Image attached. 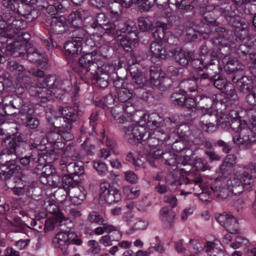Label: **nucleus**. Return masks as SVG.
I'll use <instances>...</instances> for the list:
<instances>
[{
	"mask_svg": "<svg viewBox=\"0 0 256 256\" xmlns=\"http://www.w3.org/2000/svg\"><path fill=\"white\" fill-rule=\"evenodd\" d=\"M228 114L233 118H237L241 120L242 118H243L244 124L249 128L242 130L240 135L242 137L234 136L233 137L234 144L237 145H248L256 142V110L254 108L241 109L238 111L229 110Z\"/></svg>",
	"mask_w": 256,
	"mask_h": 256,
	"instance_id": "1",
	"label": "nucleus"
},
{
	"mask_svg": "<svg viewBox=\"0 0 256 256\" xmlns=\"http://www.w3.org/2000/svg\"><path fill=\"white\" fill-rule=\"evenodd\" d=\"M120 131L124 140L130 144L140 143L150 136V133L142 126L136 125L126 118L118 117L117 119Z\"/></svg>",
	"mask_w": 256,
	"mask_h": 256,
	"instance_id": "2",
	"label": "nucleus"
},
{
	"mask_svg": "<svg viewBox=\"0 0 256 256\" xmlns=\"http://www.w3.org/2000/svg\"><path fill=\"white\" fill-rule=\"evenodd\" d=\"M54 78V76H48L43 79V83L40 84V86L32 83L28 84L26 86L32 96L38 98L42 102H46L55 94L56 92L52 90Z\"/></svg>",
	"mask_w": 256,
	"mask_h": 256,
	"instance_id": "3",
	"label": "nucleus"
},
{
	"mask_svg": "<svg viewBox=\"0 0 256 256\" xmlns=\"http://www.w3.org/2000/svg\"><path fill=\"white\" fill-rule=\"evenodd\" d=\"M224 109L226 110V108ZM225 112L226 114H223L220 120L218 119L216 114H208L202 115L199 122L200 128L208 133H212L216 131L218 126L222 128H228L230 122V115L228 114V116L226 110Z\"/></svg>",
	"mask_w": 256,
	"mask_h": 256,
	"instance_id": "4",
	"label": "nucleus"
},
{
	"mask_svg": "<svg viewBox=\"0 0 256 256\" xmlns=\"http://www.w3.org/2000/svg\"><path fill=\"white\" fill-rule=\"evenodd\" d=\"M26 144V140L20 134H16L10 139L8 138V136H0V145L6 146V148L0 152V162H2L1 160L2 156L5 154H14L17 157H20L22 153V149Z\"/></svg>",
	"mask_w": 256,
	"mask_h": 256,
	"instance_id": "5",
	"label": "nucleus"
},
{
	"mask_svg": "<svg viewBox=\"0 0 256 256\" xmlns=\"http://www.w3.org/2000/svg\"><path fill=\"white\" fill-rule=\"evenodd\" d=\"M253 182L251 175L248 172L243 170L228 181V188L234 195L239 196L244 190L248 191L252 190Z\"/></svg>",
	"mask_w": 256,
	"mask_h": 256,
	"instance_id": "6",
	"label": "nucleus"
},
{
	"mask_svg": "<svg viewBox=\"0 0 256 256\" xmlns=\"http://www.w3.org/2000/svg\"><path fill=\"white\" fill-rule=\"evenodd\" d=\"M28 40L29 35L22 32L14 41L7 43L5 47L2 48V52L14 57H24L26 54Z\"/></svg>",
	"mask_w": 256,
	"mask_h": 256,
	"instance_id": "7",
	"label": "nucleus"
},
{
	"mask_svg": "<svg viewBox=\"0 0 256 256\" xmlns=\"http://www.w3.org/2000/svg\"><path fill=\"white\" fill-rule=\"evenodd\" d=\"M96 58L92 52H88L82 56L78 61V66L74 67V70L78 73L82 78H88V72L93 74L98 68Z\"/></svg>",
	"mask_w": 256,
	"mask_h": 256,
	"instance_id": "8",
	"label": "nucleus"
},
{
	"mask_svg": "<svg viewBox=\"0 0 256 256\" xmlns=\"http://www.w3.org/2000/svg\"><path fill=\"white\" fill-rule=\"evenodd\" d=\"M119 186L116 184H110L103 182L100 184V198L109 204L117 202L121 200Z\"/></svg>",
	"mask_w": 256,
	"mask_h": 256,
	"instance_id": "9",
	"label": "nucleus"
},
{
	"mask_svg": "<svg viewBox=\"0 0 256 256\" xmlns=\"http://www.w3.org/2000/svg\"><path fill=\"white\" fill-rule=\"evenodd\" d=\"M160 72L158 67L152 66L150 67V80L154 86L162 90L168 89L170 86V80L168 78L160 76Z\"/></svg>",
	"mask_w": 256,
	"mask_h": 256,
	"instance_id": "10",
	"label": "nucleus"
},
{
	"mask_svg": "<svg viewBox=\"0 0 256 256\" xmlns=\"http://www.w3.org/2000/svg\"><path fill=\"white\" fill-rule=\"evenodd\" d=\"M58 111L72 124L79 120L84 113L76 104H74L72 107H60Z\"/></svg>",
	"mask_w": 256,
	"mask_h": 256,
	"instance_id": "11",
	"label": "nucleus"
},
{
	"mask_svg": "<svg viewBox=\"0 0 256 256\" xmlns=\"http://www.w3.org/2000/svg\"><path fill=\"white\" fill-rule=\"evenodd\" d=\"M48 120L50 126L60 132H68L72 128V124L68 122L64 116L54 115L50 117L48 116Z\"/></svg>",
	"mask_w": 256,
	"mask_h": 256,
	"instance_id": "12",
	"label": "nucleus"
},
{
	"mask_svg": "<svg viewBox=\"0 0 256 256\" xmlns=\"http://www.w3.org/2000/svg\"><path fill=\"white\" fill-rule=\"evenodd\" d=\"M218 223L230 233H236L238 228L236 219L226 213H223L216 218Z\"/></svg>",
	"mask_w": 256,
	"mask_h": 256,
	"instance_id": "13",
	"label": "nucleus"
},
{
	"mask_svg": "<svg viewBox=\"0 0 256 256\" xmlns=\"http://www.w3.org/2000/svg\"><path fill=\"white\" fill-rule=\"evenodd\" d=\"M174 58L176 62L182 66H186L188 64V60L192 62H194L196 64L197 62L203 64L202 60L196 58L193 52H186L181 50H176L174 52Z\"/></svg>",
	"mask_w": 256,
	"mask_h": 256,
	"instance_id": "14",
	"label": "nucleus"
},
{
	"mask_svg": "<svg viewBox=\"0 0 256 256\" xmlns=\"http://www.w3.org/2000/svg\"><path fill=\"white\" fill-rule=\"evenodd\" d=\"M9 2L12 3L13 4L12 8L18 10L25 6L26 8L27 9L26 11L22 12L20 10V14L26 18L32 20L34 18V16L30 17L32 12H36L35 10H32V7L28 5V4L31 2V0H3V5L4 6H8Z\"/></svg>",
	"mask_w": 256,
	"mask_h": 256,
	"instance_id": "15",
	"label": "nucleus"
},
{
	"mask_svg": "<svg viewBox=\"0 0 256 256\" xmlns=\"http://www.w3.org/2000/svg\"><path fill=\"white\" fill-rule=\"evenodd\" d=\"M68 22L63 16L52 17L50 22V31L56 34H60L69 30Z\"/></svg>",
	"mask_w": 256,
	"mask_h": 256,
	"instance_id": "16",
	"label": "nucleus"
},
{
	"mask_svg": "<svg viewBox=\"0 0 256 256\" xmlns=\"http://www.w3.org/2000/svg\"><path fill=\"white\" fill-rule=\"evenodd\" d=\"M19 170L20 166L14 160H7L0 166V177L4 180H8Z\"/></svg>",
	"mask_w": 256,
	"mask_h": 256,
	"instance_id": "17",
	"label": "nucleus"
},
{
	"mask_svg": "<svg viewBox=\"0 0 256 256\" xmlns=\"http://www.w3.org/2000/svg\"><path fill=\"white\" fill-rule=\"evenodd\" d=\"M82 42L74 40L67 41L64 46L65 55L67 58L74 59L77 57L82 50Z\"/></svg>",
	"mask_w": 256,
	"mask_h": 256,
	"instance_id": "18",
	"label": "nucleus"
},
{
	"mask_svg": "<svg viewBox=\"0 0 256 256\" xmlns=\"http://www.w3.org/2000/svg\"><path fill=\"white\" fill-rule=\"evenodd\" d=\"M93 78L96 80V86L100 88H105L109 84V74L108 72L104 68L98 67L96 70L94 72Z\"/></svg>",
	"mask_w": 256,
	"mask_h": 256,
	"instance_id": "19",
	"label": "nucleus"
},
{
	"mask_svg": "<svg viewBox=\"0 0 256 256\" xmlns=\"http://www.w3.org/2000/svg\"><path fill=\"white\" fill-rule=\"evenodd\" d=\"M150 50L152 54L151 60L154 62H157L156 59L165 60L167 58L168 54L165 48L158 42H152Z\"/></svg>",
	"mask_w": 256,
	"mask_h": 256,
	"instance_id": "20",
	"label": "nucleus"
},
{
	"mask_svg": "<svg viewBox=\"0 0 256 256\" xmlns=\"http://www.w3.org/2000/svg\"><path fill=\"white\" fill-rule=\"evenodd\" d=\"M69 232H58L53 238L52 242L56 247L58 248L65 254L68 253L69 247Z\"/></svg>",
	"mask_w": 256,
	"mask_h": 256,
	"instance_id": "21",
	"label": "nucleus"
},
{
	"mask_svg": "<svg viewBox=\"0 0 256 256\" xmlns=\"http://www.w3.org/2000/svg\"><path fill=\"white\" fill-rule=\"evenodd\" d=\"M216 38L214 42L221 46H225L230 40V36L232 34V30H226L222 27H218L215 29Z\"/></svg>",
	"mask_w": 256,
	"mask_h": 256,
	"instance_id": "22",
	"label": "nucleus"
},
{
	"mask_svg": "<svg viewBox=\"0 0 256 256\" xmlns=\"http://www.w3.org/2000/svg\"><path fill=\"white\" fill-rule=\"evenodd\" d=\"M96 22L99 26L106 30H109L110 32L114 30H118L117 28V22H110L108 17L104 13L98 14L96 16Z\"/></svg>",
	"mask_w": 256,
	"mask_h": 256,
	"instance_id": "23",
	"label": "nucleus"
},
{
	"mask_svg": "<svg viewBox=\"0 0 256 256\" xmlns=\"http://www.w3.org/2000/svg\"><path fill=\"white\" fill-rule=\"evenodd\" d=\"M168 24L163 22H158L154 32H152L154 38L158 40L166 42L168 39V34L166 32Z\"/></svg>",
	"mask_w": 256,
	"mask_h": 256,
	"instance_id": "24",
	"label": "nucleus"
},
{
	"mask_svg": "<svg viewBox=\"0 0 256 256\" xmlns=\"http://www.w3.org/2000/svg\"><path fill=\"white\" fill-rule=\"evenodd\" d=\"M12 104L14 108L18 110L20 114L26 115V116H31L34 112L32 106L30 104H24L22 100L20 98H16Z\"/></svg>",
	"mask_w": 256,
	"mask_h": 256,
	"instance_id": "25",
	"label": "nucleus"
},
{
	"mask_svg": "<svg viewBox=\"0 0 256 256\" xmlns=\"http://www.w3.org/2000/svg\"><path fill=\"white\" fill-rule=\"evenodd\" d=\"M6 68L8 70L17 76L18 79H22L26 75L24 66L18 62L10 59L8 60Z\"/></svg>",
	"mask_w": 256,
	"mask_h": 256,
	"instance_id": "26",
	"label": "nucleus"
},
{
	"mask_svg": "<svg viewBox=\"0 0 256 256\" xmlns=\"http://www.w3.org/2000/svg\"><path fill=\"white\" fill-rule=\"evenodd\" d=\"M26 54L28 60L32 62H37L38 65H41L42 62H46V58H44L42 54L38 52L34 48L30 46H28Z\"/></svg>",
	"mask_w": 256,
	"mask_h": 256,
	"instance_id": "27",
	"label": "nucleus"
},
{
	"mask_svg": "<svg viewBox=\"0 0 256 256\" xmlns=\"http://www.w3.org/2000/svg\"><path fill=\"white\" fill-rule=\"evenodd\" d=\"M130 72L132 80L137 86V88H142L146 83L148 78L145 74L140 72L135 67L130 68Z\"/></svg>",
	"mask_w": 256,
	"mask_h": 256,
	"instance_id": "28",
	"label": "nucleus"
},
{
	"mask_svg": "<svg viewBox=\"0 0 256 256\" xmlns=\"http://www.w3.org/2000/svg\"><path fill=\"white\" fill-rule=\"evenodd\" d=\"M160 215L164 224L166 228H172L174 224V212L168 207H164L160 210Z\"/></svg>",
	"mask_w": 256,
	"mask_h": 256,
	"instance_id": "29",
	"label": "nucleus"
},
{
	"mask_svg": "<svg viewBox=\"0 0 256 256\" xmlns=\"http://www.w3.org/2000/svg\"><path fill=\"white\" fill-rule=\"evenodd\" d=\"M48 160V155L44 154V152L40 153L36 151V154L34 162V164L32 166V168H34V172L38 174L40 170L42 171Z\"/></svg>",
	"mask_w": 256,
	"mask_h": 256,
	"instance_id": "30",
	"label": "nucleus"
},
{
	"mask_svg": "<svg viewBox=\"0 0 256 256\" xmlns=\"http://www.w3.org/2000/svg\"><path fill=\"white\" fill-rule=\"evenodd\" d=\"M236 87L240 92L246 94L255 86L252 82L246 76H242L239 80H236Z\"/></svg>",
	"mask_w": 256,
	"mask_h": 256,
	"instance_id": "31",
	"label": "nucleus"
},
{
	"mask_svg": "<svg viewBox=\"0 0 256 256\" xmlns=\"http://www.w3.org/2000/svg\"><path fill=\"white\" fill-rule=\"evenodd\" d=\"M72 194V202L76 205H78L86 198V192L82 186H78L74 190Z\"/></svg>",
	"mask_w": 256,
	"mask_h": 256,
	"instance_id": "32",
	"label": "nucleus"
},
{
	"mask_svg": "<svg viewBox=\"0 0 256 256\" xmlns=\"http://www.w3.org/2000/svg\"><path fill=\"white\" fill-rule=\"evenodd\" d=\"M147 124L152 129L162 127L164 121L162 117L156 113H152L148 116Z\"/></svg>",
	"mask_w": 256,
	"mask_h": 256,
	"instance_id": "33",
	"label": "nucleus"
},
{
	"mask_svg": "<svg viewBox=\"0 0 256 256\" xmlns=\"http://www.w3.org/2000/svg\"><path fill=\"white\" fill-rule=\"evenodd\" d=\"M170 4L175 5L176 10L182 14H184L192 10L190 6V0H168Z\"/></svg>",
	"mask_w": 256,
	"mask_h": 256,
	"instance_id": "34",
	"label": "nucleus"
},
{
	"mask_svg": "<svg viewBox=\"0 0 256 256\" xmlns=\"http://www.w3.org/2000/svg\"><path fill=\"white\" fill-rule=\"evenodd\" d=\"M244 66L236 58H230L224 66V70L229 73H233L242 70L244 69Z\"/></svg>",
	"mask_w": 256,
	"mask_h": 256,
	"instance_id": "35",
	"label": "nucleus"
},
{
	"mask_svg": "<svg viewBox=\"0 0 256 256\" xmlns=\"http://www.w3.org/2000/svg\"><path fill=\"white\" fill-rule=\"evenodd\" d=\"M106 232L112 242H118L122 237V233L116 227L112 224L106 226Z\"/></svg>",
	"mask_w": 256,
	"mask_h": 256,
	"instance_id": "36",
	"label": "nucleus"
},
{
	"mask_svg": "<svg viewBox=\"0 0 256 256\" xmlns=\"http://www.w3.org/2000/svg\"><path fill=\"white\" fill-rule=\"evenodd\" d=\"M66 170L68 172V174L70 176H80L84 172V167L82 165H79L76 162L68 163L66 166Z\"/></svg>",
	"mask_w": 256,
	"mask_h": 256,
	"instance_id": "37",
	"label": "nucleus"
},
{
	"mask_svg": "<svg viewBox=\"0 0 256 256\" xmlns=\"http://www.w3.org/2000/svg\"><path fill=\"white\" fill-rule=\"evenodd\" d=\"M216 96L212 94L211 96H206V94L198 95L196 96V100H198V103L202 105V107L206 106V108L210 106L213 102L217 100Z\"/></svg>",
	"mask_w": 256,
	"mask_h": 256,
	"instance_id": "38",
	"label": "nucleus"
},
{
	"mask_svg": "<svg viewBox=\"0 0 256 256\" xmlns=\"http://www.w3.org/2000/svg\"><path fill=\"white\" fill-rule=\"evenodd\" d=\"M200 60L203 61V64L201 63L200 64H204V60H202V58H201ZM204 64H206V66H204L205 71L207 74H208V76L212 80L218 74V70H219L218 66L214 64L213 60H211L209 64H208L206 62H205Z\"/></svg>",
	"mask_w": 256,
	"mask_h": 256,
	"instance_id": "39",
	"label": "nucleus"
},
{
	"mask_svg": "<svg viewBox=\"0 0 256 256\" xmlns=\"http://www.w3.org/2000/svg\"><path fill=\"white\" fill-rule=\"evenodd\" d=\"M87 221L90 224H96L98 225H104V222H106L103 216L96 211L90 212L87 217Z\"/></svg>",
	"mask_w": 256,
	"mask_h": 256,
	"instance_id": "40",
	"label": "nucleus"
},
{
	"mask_svg": "<svg viewBox=\"0 0 256 256\" xmlns=\"http://www.w3.org/2000/svg\"><path fill=\"white\" fill-rule=\"evenodd\" d=\"M26 27L27 23L26 21L22 18H15L12 19V20L8 26V29L13 30L14 32H16L15 30H24Z\"/></svg>",
	"mask_w": 256,
	"mask_h": 256,
	"instance_id": "41",
	"label": "nucleus"
},
{
	"mask_svg": "<svg viewBox=\"0 0 256 256\" xmlns=\"http://www.w3.org/2000/svg\"><path fill=\"white\" fill-rule=\"evenodd\" d=\"M78 185V182L76 180H74L72 176L68 174L65 175L62 178L61 186H62L64 189L68 191L70 188H74Z\"/></svg>",
	"mask_w": 256,
	"mask_h": 256,
	"instance_id": "42",
	"label": "nucleus"
},
{
	"mask_svg": "<svg viewBox=\"0 0 256 256\" xmlns=\"http://www.w3.org/2000/svg\"><path fill=\"white\" fill-rule=\"evenodd\" d=\"M230 22L236 32L244 31L247 28L245 22L238 16H230Z\"/></svg>",
	"mask_w": 256,
	"mask_h": 256,
	"instance_id": "43",
	"label": "nucleus"
},
{
	"mask_svg": "<svg viewBox=\"0 0 256 256\" xmlns=\"http://www.w3.org/2000/svg\"><path fill=\"white\" fill-rule=\"evenodd\" d=\"M24 124L26 127L30 129H36L40 125V120L32 114L31 116H26Z\"/></svg>",
	"mask_w": 256,
	"mask_h": 256,
	"instance_id": "44",
	"label": "nucleus"
},
{
	"mask_svg": "<svg viewBox=\"0 0 256 256\" xmlns=\"http://www.w3.org/2000/svg\"><path fill=\"white\" fill-rule=\"evenodd\" d=\"M230 127L234 130L236 132L240 131V136H238L242 137L240 135L242 130L244 129H249L248 128H244L242 127V124L241 122V120L238 118H233L230 116ZM238 136V135L237 136Z\"/></svg>",
	"mask_w": 256,
	"mask_h": 256,
	"instance_id": "45",
	"label": "nucleus"
},
{
	"mask_svg": "<svg viewBox=\"0 0 256 256\" xmlns=\"http://www.w3.org/2000/svg\"><path fill=\"white\" fill-rule=\"evenodd\" d=\"M66 151L71 160H80L82 158V156L78 150H76L73 146H68L66 148Z\"/></svg>",
	"mask_w": 256,
	"mask_h": 256,
	"instance_id": "46",
	"label": "nucleus"
},
{
	"mask_svg": "<svg viewBox=\"0 0 256 256\" xmlns=\"http://www.w3.org/2000/svg\"><path fill=\"white\" fill-rule=\"evenodd\" d=\"M212 189L217 196L222 199L226 198L228 196L230 192L228 188H226L221 186L212 187Z\"/></svg>",
	"mask_w": 256,
	"mask_h": 256,
	"instance_id": "47",
	"label": "nucleus"
},
{
	"mask_svg": "<svg viewBox=\"0 0 256 256\" xmlns=\"http://www.w3.org/2000/svg\"><path fill=\"white\" fill-rule=\"evenodd\" d=\"M109 4L108 10L114 16H118L122 14V6L118 0H116Z\"/></svg>",
	"mask_w": 256,
	"mask_h": 256,
	"instance_id": "48",
	"label": "nucleus"
},
{
	"mask_svg": "<svg viewBox=\"0 0 256 256\" xmlns=\"http://www.w3.org/2000/svg\"><path fill=\"white\" fill-rule=\"evenodd\" d=\"M140 29L142 32H147L152 26L151 20L148 18L141 17L138 19Z\"/></svg>",
	"mask_w": 256,
	"mask_h": 256,
	"instance_id": "49",
	"label": "nucleus"
},
{
	"mask_svg": "<svg viewBox=\"0 0 256 256\" xmlns=\"http://www.w3.org/2000/svg\"><path fill=\"white\" fill-rule=\"evenodd\" d=\"M212 80V84L218 89L222 90L223 89H226L227 86V80L225 78H222L220 75L218 74Z\"/></svg>",
	"mask_w": 256,
	"mask_h": 256,
	"instance_id": "50",
	"label": "nucleus"
},
{
	"mask_svg": "<svg viewBox=\"0 0 256 256\" xmlns=\"http://www.w3.org/2000/svg\"><path fill=\"white\" fill-rule=\"evenodd\" d=\"M170 100L174 104L184 106L186 96L180 93L176 92L172 94Z\"/></svg>",
	"mask_w": 256,
	"mask_h": 256,
	"instance_id": "51",
	"label": "nucleus"
},
{
	"mask_svg": "<svg viewBox=\"0 0 256 256\" xmlns=\"http://www.w3.org/2000/svg\"><path fill=\"white\" fill-rule=\"evenodd\" d=\"M116 93L118 100L123 103L126 102L131 97V94L126 88L119 89V90H118Z\"/></svg>",
	"mask_w": 256,
	"mask_h": 256,
	"instance_id": "52",
	"label": "nucleus"
},
{
	"mask_svg": "<svg viewBox=\"0 0 256 256\" xmlns=\"http://www.w3.org/2000/svg\"><path fill=\"white\" fill-rule=\"evenodd\" d=\"M36 151L33 152L30 156H25L24 157L20 158V163L24 166H28L29 168H32L36 154Z\"/></svg>",
	"mask_w": 256,
	"mask_h": 256,
	"instance_id": "53",
	"label": "nucleus"
},
{
	"mask_svg": "<svg viewBox=\"0 0 256 256\" xmlns=\"http://www.w3.org/2000/svg\"><path fill=\"white\" fill-rule=\"evenodd\" d=\"M132 38L128 36H122V38H120V41L122 46L126 52L130 51L132 50Z\"/></svg>",
	"mask_w": 256,
	"mask_h": 256,
	"instance_id": "54",
	"label": "nucleus"
},
{
	"mask_svg": "<svg viewBox=\"0 0 256 256\" xmlns=\"http://www.w3.org/2000/svg\"><path fill=\"white\" fill-rule=\"evenodd\" d=\"M194 166L198 170L205 171L210 170V166H208L206 160L202 158H196L195 160Z\"/></svg>",
	"mask_w": 256,
	"mask_h": 256,
	"instance_id": "55",
	"label": "nucleus"
},
{
	"mask_svg": "<svg viewBox=\"0 0 256 256\" xmlns=\"http://www.w3.org/2000/svg\"><path fill=\"white\" fill-rule=\"evenodd\" d=\"M126 32L129 34H132V38L134 40L138 38V29L134 23L129 22L126 24Z\"/></svg>",
	"mask_w": 256,
	"mask_h": 256,
	"instance_id": "56",
	"label": "nucleus"
},
{
	"mask_svg": "<svg viewBox=\"0 0 256 256\" xmlns=\"http://www.w3.org/2000/svg\"><path fill=\"white\" fill-rule=\"evenodd\" d=\"M124 108L122 105L120 106H116L112 107L110 110V112L112 115V116L114 120L116 121V123H117V119L118 117L124 118L123 116L124 112Z\"/></svg>",
	"mask_w": 256,
	"mask_h": 256,
	"instance_id": "57",
	"label": "nucleus"
},
{
	"mask_svg": "<svg viewBox=\"0 0 256 256\" xmlns=\"http://www.w3.org/2000/svg\"><path fill=\"white\" fill-rule=\"evenodd\" d=\"M226 98H224L220 102L221 105L222 106L223 104H224V106L226 108L228 106V105L226 104L227 102V98H229L232 100H236L238 99V96L236 94V91L234 88H231L230 90H226Z\"/></svg>",
	"mask_w": 256,
	"mask_h": 256,
	"instance_id": "58",
	"label": "nucleus"
},
{
	"mask_svg": "<svg viewBox=\"0 0 256 256\" xmlns=\"http://www.w3.org/2000/svg\"><path fill=\"white\" fill-rule=\"evenodd\" d=\"M93 166L100 175H104L108 171L106 164L102 162H94Z\"/></svg>",
	"mask_w": 256,
	"mask_h": 256,
	"instance_id": "59",
	"label": "nucleus"
},
{
	"mask_svg": "<svg viewBox=\"0 0 256 256\" xmlns=\"http://www.w3.org/2000/svg\"><path fill=\"white\" fill-rule=\"evenodd\" d=\"M182 188L180 189V195H188L192 194L193 190L192 182V181L186 180L184 184H180Z\"/></svg>",
	"mask_w": 256,
	"mask_h": 256,
	"instance_id": "60",
	"label": "nucleus"
},
{
	"mask_svg": "<svg viewBox=\"0 0 256 256\" xmlns=\"http://www.w3.org/2000/svg\"><path fill=\"white\" fill-rule=\"evenodd\" d=\"M172 148L177 152H182L186 151V153L192 155L193 152L192 150H190L188 148H186L184 147V144L182 142H175L172 144Z\"/></svg>",
	"mask_w": 256,
	"mask_h": 256,
	"instance_id": "61",
	"label": "nucleus"
},
{
	"mask_svg": "<svg viewBox=\"0 0 256 256\" xmlns=\"http://www.w3.org/2000/svg\"><path fill=\"white\" fill-rule=\"evenodd\" d=\"M246 99L250 105L252 106L256 105V86L246 94Z\"/></svg>",
	"mask_w": 256,
	"mask_h": 256,
	"instance_id": "62",
	"label": "nucleus"
},
{
	"mask_svg": "<svg viewBox=\"0 0 256 256\" xmlns=\"http://www.w3.org/2000/svg\"><path fill=\"white\" fill-rule=\"evenodd\" d=\"M57 12H64L69 8V2L68 0H58L56 1Z\"/></svg>",
	"mask_w": 256,
	"mask_h": 256,
	"instance_id": "63",
	"label": "nucleus"
},
{
	"mask_svg": "<svg viewBox=\"0 0 256 256\" xmlns=\"http://www.w3.org/2000/svg\"><path fill=\"white\" fill-rule=\"evenodd\" d=\"M251 48L249 46L245 44H241L238 46L237 52L240 56H246L248 54L250 56V58H252L251 56L252 54L250 52Z\"/></svg>",
	"mask_w": 256,
	"mask_h": 256,
	"instance_id": "64",
	"label": "nucleus"
}]
</instances>
